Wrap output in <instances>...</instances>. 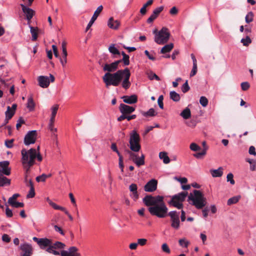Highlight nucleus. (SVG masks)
I'll return each instance as SVG.
<instances>
[{"label":"nucleus","mask_w":256,"mask_h":256,"mask_svg":"<svg viewBox=\"0 0 256 256\" xmlns=\"http://www.w3.org/2000/svg\"><path fill=\"white\" fill-rule=\"evenodd\" d=\"M120 62L121 60H116L111 64L106 63L104 64H102L103 70L106 72L102 76L103 81L106 87L110 86H117L121 82L122 86L125 90L128 89L130 86L131 83L130 81V72L128 68L112 73L118 69V65Z\"/></svg>","instance_id":"obj_1"},{"label":"nucleus","mask_w":256,"mask_h":256,"mask_svg":"<svg viewBox=\"0 0 256 256\" xmlns=\"http://www.w3.org/2000/svg\"><path fill=\"white\" fill-rule=\"evenodd\" d=\"M164 198L160 196H153L152 195H146L143 198V202L146 206H149L148 210L152 215L159 218H164L168 216V208Z\"/></svg>","instance_id":"obj_2"},{"label":"nucleus","mask_w":256,"mask_h":256,"mask_svg":"<svg viewBox=\"0 0 256 256\" xmlns=\"http://www.w3.org/2000/svg\"><path fill=\"white\" fill-rule=\"evenodd\" d=\"M40 146L37 148H31L29 150L23 148L21 150L22 162L28 174L30 168L36 164V160L41 162L42 157L40 152Z\"/></svg>","instance_id":"obj_3"},{"label":"nucleus","mask_w":256,"mask_h":256,"mask_svg":"<svg viewBox=\"0 0 256 256\" xmlns=\"http://www.w3.org/2000/svg\"><path fill=\"white\" fill-rule=\"evenodd\" d=\"M194 196L190 194L188 196V200L192 201V204L198 209H202L206 204V200L200 190H194Z\"/></svg>","instance_id":"obj_4"},{"label":"nucleus","mask_w":256,"mask_h":256,"mask_svg":"<svg viewBox=\"0 0 256 256\" xmlns=\"http://www.w3.org/2000/svg\"><path fill=\"white\" fill-rule=\"evenodd\" d=\"M188 194V192H183L175 194L172 197L171 200L168 202V204L180 210L183 208L182 202L184 201Z\"/></svg>","instance_id":"obj_5"},{"label":"nucleus","mask_w":256,"mask_h":256,"mask_svg":"<svg viewBox=\"0 0 256 256\" xmlns=\"http://www.w3.org/2000/svg\"><path fill=\"white\" fill-rule=\"evenodd\" d=\"M170 36L168 29L166 27H163L154 36V40L158 44H164L168 41Z\"/></svg>","instance_id":"obj_6"},{"label":"nucleus","mask_w":256,"mask_h":256,"mask_svg":"<svg viewBox=\"0 0 256 256\" xmlns=\"http://www.w3.org/2000/svg\"><path fill=\"white\" fill-rule=\"evenodd\" d=\"M140 137L139 134L135 130H133L130 134V148L132 151L134 152H138L141 148L140 144Z\"/></svg>","instance_id":"obj_7"},{"label":"nucleus","mask_w":256,"mask_h":256,"mask_svg":"<svg viewBox=\"0 0 256 256\" xmlns=\"http://www.w3.org/2000/svg\"><path fill=\"white\" fill-rule=\"evenodd\" d=\"M50 78L47 76H40L38 78V85L42 88H46L49 85L50 82H53L54 81L55 78L52 74H50Z\"/></svg>","instance_id":"obj_8"},{"label":"nucleus","mask_w":256,"mask_h":256,"mask_svg":"<svg viewBox=\"0 0 256 256\" xmlns=\"http://www.w3.org/2000/svg\"><path fill=\"white\" fill-rule=\"evenodd\" d=\"M168 216L170 217L171 226L174 229H178L180 225L179 212L176 211H171L168 213Z\"/></svg>","instance_id":"obj_9"},{"label":"nucleus","mask_w":256,"mask_h":256,"mask_svg":"<svg viewBox=\"0 0 256 256\" xmlns=\"http://www.w3.org/2000/svg\"><path fill=\"white\" fill-rule=\"evenodd\" d=\"M37 137V131L31 130L29 131L24 136V144L26 146L34 144Z\"/></svg>","instance_id":"obj_10"},{"label":"nucleus","mask_w":256,"mask_h":256,"mask_svg":"<svg viewBox=\"0 0 256 256\" xmlns=\"http://www.w3.org/2000/svg\"><path fill=\"white\" fill-rule=\"evenodd\" d=\"M20 249L22 251L20 256H31L32 254L33 248L30 244L26 242L22 244Z\"/></svg>","instance_id":"obj_11"},{"label":"nucleus","mask_w":256,"mask_h":256,"mask_svg":"<svg viewBox=\"0 0 256 256\" xmlns=\"http://www.w3.org/2000/svg\"><path fill=\"white\" fill-rule=\"evenodd\" d=\"M157 186L158 180L156 179H152L144 186V190L146 192H153L156 190Z\"/></svg>","instance_id":"obj_12"},{"label":"nucleus","mask_w":256,"mask_h":256,"mask_svg":"<svg viewBox=\"0 0 256 256\" xmlns=\"http://www.w3.org/2000/svg\"><path fill=\"white\" fill-rule=\"evenodd\" d=\"M17 107L16 104H13L12 108L10 106H7V110L5 112L6 120L4 124H6L8 122V121L12 118L15 113Z\"/></svg>","instance_id":"obj_13"},{"label":"nucleus","mask_w":256,"mask_h":256,"mask_svg":"<svg viewBox=\"0 0 256 256\" xmlns=\"http://www.w3.org/2000/svg\"><path fill=\"white\" fill-rule=\"evenodd\" d=\"M103 10V6H98V8H96V10L94 12V14L88 22L86 30V32H87L92 26L95 20H96L98 17V16L99 14H100V12H102Z\"/></svg>","instance_id":"obj_14"},{"label":"nucleus","mask_w":256,"mask_h":256,"mask_svg":"<svg viewBox=\"0 0 256 256\" xmlns=\"http://www.w3.org/2000/svg\"><path fill=\"white\" fill-rule=\"evenodd\" d=\"M61 256H80L78 252V248L76 246H71L68 250H62L60 252Z\"/></svg>","instance_id":"obj_15"},{"label":"nucleus","mask_w":256,"mask_h":256,"mask_svg":"<svg viewBox=\"0 0 256 256\" xmlns=\"http://www.w3.org/2000/svg\"><path fill=\"white\" fill-rule=\"evenodd\" d=\"M66 42H62V57H60L59 56L60 60V64H62L63 67H64L66 64L67 63V56L68 52L66 50Z\"/></svg>","instance_id":"obj_16"},{"label":"nucleus","mask_w":256,"mask_h":256,"mask_svg":"<svg viewBox=\"0 0 256 256\" xmlns=\"http://www.w3.org/2000/svg\"><path fill=\"white\" fill-rule=\"evenodd\" d=\"M10 162L8 161L0 162V174L9 176L10 174V169L8 167Z\"/></svg>","instance_id":"obj_17"},{"label":"nucleus","mask_w":256,"mask_h":256,"mask_svg":"<svg viewBox=\"0 0 256 256\" xmlns=\"http://www.w3.org/2000/svg\"><path fill=\"white\" fill-rule=\"evenodd\" d=\"M119 110L122 114H130L135 110V108L128 105L121 104L119 106Z\"/></svg>","instance_id":"obj_18"},{"label":"nucleus","mask_w":256,"mask_h":256,"mask_svg":"<svg viewBox=\"0 0 256 256\" xmlns=\"http://www.w3.org/2000/svg\"><path fill=\"white\" fill-rule=\"evenodd\" d=\"M129 190L132 192L130 196L134 200L136 201L139 198V194L138 192V186L136 184H132L129 186Z\"/></svg>","instance_id":"obj_19"},{"label":"nucleus","mask_w":256,"mask_h":256,"mask_svg":"<svg viewBox=\"0 0 256 256\" xmlns=\"http://www.w3.org/2000/svg\"><path fill=\"white\" fill-rule=\"evenodd\" d=\"M164 10L163 6H160L156 8L153 11L152 14L148 18L147 22L148 24H150L153 22V21L158 16L159 14L162 11Z\"/></svg>","instance_id":"obj_20"},{"label":"nucleus","mask_w":256,"mask_h":256,"mask_svg":"<svg viewBox=\"0 0 256 256\" xmlns=\"http://www.w3.org/2000/svg\"><path fill=\"white\" fill-rule=\"evenodd\" d=\"M20 6L22 8V12L26 16V19L28 20H30L34 14V11L32 9L26 7L23 4H20Z\"/></svg>","instance_id":"obj_21"},{"label":"nucleus","mask_w":256,"mask_h":256,"mask_svg":"<svg viewBox=\"0 0 256 256\" xmlns=\"http://www.w3.org/2000/svg\"><path fill=\"white\" fill-rule=\"evenodd\" d=\"M122 98L124 102L130 104H136L138 102V96L136 94H132L130 96H124Z\"/></svg>","instance_id":"obj_22"},{"label":"nucleus","mask_w":256,"mask_h":256,"mask_svg":"<svg viewBox=\"0 0 256 256\" xmlns=\"http://www.w3.org/2000/svg\"><path fill=\"white\" fill-rule=\"evenodd\" d=\"M52 240L47 238H41L38 246L41 249L46 250L50 248L52 245Z\"/></svg>","instance_id":"obj_23"},{"label":"nucleus","mask_w":256,"mask_h":256,"mask_svg":"<svg viewBox=\"0 0 256 256\" xmlns=\"http://www.w3.org/2000/svg\"><path fill=\"white\" fill-rule=\"evenodd\" d=\"M120 25V21L118 20H114L113 17L110 18L108 22V26L112 29L117 30Z\"/></svg>","instance_id":"obj_24"},{"label":"nucleus","mask_w":256,"mask_h":256,"mask_svg":"<svg viewBox=\"0 0 256 256\" xmlns=\"http://www.w3.org/2000/svg\"><path fill=\"white\" fill-rule=\"evenodd\" d=\"M35 103L34 101L32 96H28V102L26 104V107L30 111H33L35 108Z\"/></svg>","instance_id":"obj_25"},{"label":"nucleus","mask_w":256,"mask_h":256,"mask_svg":"<svg viewBox=\"0 0 256 256\" xmlns=\"http://www.w3.org/2000/svg\"><path fill=\"white\" fill-rule=\"evenodd\" d=\"M223 168L222 167H220L217 170H210V174L214 178L215 177H220L223 174L222 172Z\"/></svg>","instance_id":"obj_26"},{"label":"nucleus","mask_w":256,"mask_h":256,"mask_svg":"<svg viewBox=\"0 0 256 256\" xmlns=\"http://www.w3.org/2000/svg\"><path fill=\"white\" fill-rule=\"evenodd\" d=\"M174 46V45L172 43H170L168 44H166L160 50V53L164 54L167 52H169L172 50Z\"/></svg>","instance_id":"obj_27"},{"label":"nucleus","mask_w":256,"mask_h":256,"mask_svg":"<svg viewBox=\"0 0 256 256\" xmlns=\"http://www.w3.org/2000/svg\"><path fill=\"white\" fill-rule=\"evenodd\" d=\"M159 157L160 159L162 160L164 164H168L170 162V159L168 156V154L165 152H160Z\"/></svg>","instance_id":"obj_28"},{"label":"nucleus","mask_w":256,"mask_h":256,"mask_svg":"<svg viewBox=\"0 0 256 256\" xmlns=\"http://www.w3.org/2000/svg\"><path fill=\"white\" fill-rule=\"evenodd\" d=\"M109 52L112 54L114 58H116V56H120V53L117 48L115 47L114 44H111L108 48Z\"/></svg>","instance_id":"obj_29"},{"label":"nucleus","mask_w":256,"mask_h":256,"mask_svg":"<svg viewBox=\"0 0 256 256\" xmlns=\"http://www.w3.org/2000/svg\"><path fill=\"white\" fill-rule=\"evenodd\" d=\"M180 116H182L184 119H188L190 118L191 116V112L190 109L188 108H186L182 112Z\"/></svg>","instance_id":"obj_30"},{"label":"nucleus","mask_w":256,"mask_h":256,"mask_svg":"<svg viewBox=\"0 0 256 256\" xmlns=\"http://www.w3.org/2000/svg\"><path fill=\"white\" fill-rule=\"evenodd\" d=\"M10 182V180L4 176L3 174H0V186H3L6 184L9 185Z\"/></svg>","instance_id":"obj_31"},{"label":"nucleus","mask_w":256,"mask_h":256,"mask_svg":"<svg viewBox=\"0 0 256 256\" xmlns=\"http://www.w3.org/2000/svg\"><path fill=\"white\" fill-rule=\"evenodd\" d=\"M170 98L173 101L178 102L180 100V96L178 94L174 91H172L170 93Z\"/></svg>","instance_id":"obj_32"},{"label":"nucleus","mask_w":256,"mask_h":256,"mask_svg":"<svg viewBox=\"0 0 256 256\" xmlns=\"http://www.w3.org/2000/svg\"><path fill=\"white\" fill-rule=\"evenodd\" d=\"M58 104H55L52 108H51L52 110V114L50 117V121L54 120L56 114L58 110Z\"/></svg>","instance_id":"obj_33"},{"label":"nucleus","mask_w":256,"mask_h":256,"mask_svg":"<svg viewBox=\"0 0 256 256\" xmlns=\"http://www.w3.org/2000/svg\"><path fill=\"white\" fill-rule=\"evenodd\" d=\"M142 114L144 116H154L157 114L153 108H150L146 112H142Z\"/></svg>","instance_id":"obj_34"},{"label":"nucleus","mask_w":256,"mask_h":256,"mask_svg":"<svg viewBox=\"0 0 256 256\" xmlns=\"http://www.w3.org/2000/svg\"><path fill=\"white\" fill-rule=\"evenodd\" d=\"M38 28H37L30 27V33L32 35V40L33 41L36 40L38 38Z\"/></svg>","instance_id":"obj_35"},{"label":"nucleus","mask_w":256,"mask_h":256,"mask_svg":"<svg viewBox=\"0 0 256 256\" xmlns=\"http://www.w3.org/2000/svg\"><path fill=\"white\" fill-rule=\"evenodd\" d=\"M136 165L140 167L141 166L144 164V156L142 154L140 158H138L137 160L134 162Z\"/></svg>","instance_id":"obj_36"},{"label":"nucleus","mask_w":256,"mask_h":256,"mask_svg":"<svg viewBox=\"0 0 256 256\" xmlns=\"http://www.w3.org/2000/svg\"><path fill=\"white\" fill-rule=\"evenodd\" d=\"M51 246L56 249H62L64 248L66 246L64 243L60 242H56L53 243L52 241Z\"/></svg>","instance_id":"obj_37"},{"label":"nucleus","mask_w":256,"mask_h":256,"mask_svg":"<svg viewBox=\"0 0 256 256\" xmlns=\"http://www.w3.org/2000/svg\"><path fill=\"white\" fill-rule=\"evenodd\" d=\"M246 162L250 164V170L252 171L256 170V160L247 159Z\"/></svg>","instance_id":"obj_38"},{"label":"nucleus","mask_w":256,"mask_h":256,"mask_svg":"<svg viewBox=\"0 0 256 256\" xmlns=\"http://www.w3.org/2000/svg\"><path fill=\"white\" fill-rule=\"evenodd\" d=\"M46 201L49 204L52 206L54 209L59 210L62 209V206L57 205L56 204L53 202L48 197L46 198Z\"/></svg>","instance_id":"obj_39"},{"label":"nucleus","mask_w":256,"mask_h":256,"mask_svg":"<svg viewBox=\"0 0 256 256\" xmlns=\"http://www.w3.org/2000/svg\"><path fill=\"white\" fill-rule=\"evenodd\" d=\"M240 198V196H234L229 198L228 200L227 204L230 206L237 203L238 202Z\"/></svg>","instance_id":"obj_40"},{"label":"nucleus","mask_w":256,"mask_h":256,"mask_svg":"<svg viewBox=\"0 0 256 256\" xmlns=\"http://www.w3.org/2000/svg\"><path fill=\"white\" fill-rule=\"evenodd\" d=\"M254 16V14L252 12H248L245 18L246 22L249 24L252 22Z\"/></svg>","instance_id":"obj_41"},{"label":"nucleus","mask_w":256,"mask_h":256,"mask_svg":"<svg viewBox=\"0 0 256 256\" xmlns=\"http://www.w3.org/2000/svg\"><path fill=\"white\" fill-rule=\"evenodd\" d=\"M46 251L48 253L52 254H53L56 256L59 255L60 254V253L58 251L56 250L55 248L52 246L50 248H47L46 249Z\"/></svg>","instance_id":"obj_42"},{"label":"nucleus","mask_w":256,"mask_h":256,"mask_svg":"<svg viewBox=\"0 0 256 256\" xmlns=\"http://www.w3.org/2000/svg\"><path fill=\"white\" fill-rule=\"evenodd\" d=\"M148 78L150 80H152L154 79H156L157 80H160V78L154 73L152 72H148Z\"/></svg>","instance_id":"obj_43"},{"label":"nucleus","mask_w":256,"mask_h":256,"mask_svg":"<svg viewBox=\"0 0 256 256\" xmlns=\"http://www.w3.org/2000/svg\"><path fill=\"white\" fill-rule=\"evenodd\" d=\"M200 103L202 106L206 107L208 104V100L206 97L202 96L200 98Z\"/></svg>","instance_id":"obj_44"},{"label":"nucleus","mask_w":256,"mask_h":256,"mask_svg":"<svg viewBox=\"0 0 256 256\" xmlns=\"http://www.w3.org/2000/svg\"><path fill=\"white\" fill-rule=\"evenodd\" d=\"M178 243L181 246L187 248L189 244V242L185 238L180 239L178 240Z\"/></svg>","instance_id":"obj_45"},{"label":"nucleus","mask_w":256,"mask_h":256,"mask_svg":"<svg viewBox=\"0 0 256 256\" xmlns=\"http://www.w3.org/2000/svg\"><path fill=\"white\" fill-rule=\"evenodd\" d=\"M241 42L243 44L244 46H248L252 42V40L248 36H247L246 38H242Z\"/></svg>","instance_id":"obj_46"},{"label":"nucleus","mask_w":256,"mask_h":256,"mask_svg":"<svg viewBox=\"0 0 256 256\" xmlns=\"http://www.w3.org/2000/svg\"><path fill=\"white\" fill-rule=\"evenodd\" d=\"M190 88L188 86V80H186L185 83L182 85V91L184 93H186L190 90Z\"/></svg>","instance_id":"obj_47"},{"label":"nucleus","mask_w":256,"mask_h":256,"mask_svg":"<svg viewBox=\"0 0 256 256\" xmlns=\"http://www.w3.org/2000/svg\"><path fill=\"white\" fill-rule=\"evenodd\" d=\"M190 149L194 152L200 150L201 148L196 143H192L190 145Z\"/></svg>","instance_id":"obj_48"},{"label":"nucleus","mask_w":256,"mask_h":256,"mask_svg":"<svg viewBox=\"0 0 256 256\" xmlns=\"http://www.w3.org/2000/svg\"><path fill=\"white\" fill-rule=\"evenodd\" d=\"M128 154H130V160L134 163L138 158V155L130 151H128Z\"/></svg>","instance_id":"obj_49"},{"label":"nucleus","mask_w":256,"mask_h":256,"mask_svg":"<svg viewBox=\"0 0 256 256\" xmlns=\"http://www.w3.org/2000/svg\"><path fill=\"white\" fill-rule=\"evenodd\" d=\"M130 57L129 56L127 55H125L123 56V58L122 60H121V62H124V66H128L130 64V60H129Z\"/></svg>","instance_id":"obj_50"},{"label":"nucleus","mask_w":256,"mask_h":256,"mask_svg":"<svg viewBox=\"0 0 256 256\" xmlns=\"http://www.w3.org/2000/svg\"><path fill=\"white\" fill-rule=\"evenodd\" d=\"M35 196V192L34 187H32L30 188V190L26 196L27 198H32Z\"/></svg>","instance_id":"obj_51"},{"label":"nucleus","mask_w":256,"mask_h":256,"mask_svg":"<svg viewBox=\"0 0 256 256\" xmlns=\"http://www.w3.org/2000/svg\"><path fill=\"white\" fill-rule=\"evenodd\" d=\"M234 178V175L232 174V173H229L228 175H227V176H226V179H227V181L228 182H230V183L232 184H234V183H235V182L233 178Z\"/></svg>","instance_id":"obj_52"},{"label":"nucleus","mask_w":256,"mask_h":256,"mask_svg":"<svg viewBox=\"0 0 256 256\" xmlns=\"http://www.w3.org/2000/svg\"><path fill=\"white\" fill-rule=\"evenodd\" d=\"M164 96L162 95L160 96L158 100V103L159 107L161 109L164 108V103H163Z\"/></svg>","instance_id":"obj_53"},{"label":"nucleus","mask_w":256,"mask_h":256,"mask_svg":"<svg viewBox=\"0 0 256 256\" xmlns=\"http://www.w3.org/2000/svg\"><path fill=\"white\" fill-rule=\"evenodd\" d=\"M162 251L167 254H170V250L168 248V244L166 243L163 244L162 246Z\"/></svg>","instance_id":"obj_54"},{"label":"nucleus","mask_w":256,"mask_h":256,"mask_svg":"<svg viewBox=\"0 0 256 256\" xmlns=\"http://www.w3.org/2000/svg\"><path fill=\"white\" fill-rule=\"evenodd\" d=\"M6 214L8 218H11L13 216L12 210L8 208V206L6 204Z\"/></svg>","instance_id":"obj_55"},{"label":"nucleus","mask_w":256,"mask_h":256,"mask_svg":"<svg viewBox=\"0 0 256 256\" xmlns=\"http://www.w3.org/2000/svg\"><path fill=\"white\" fill-rule=\"evenodd\" d=\"M46 174H42L41 176H38L36 178V180L38 182H44L46 181Z\"/></svg>","instance_id":"obj_56"},{"label":"nucleus","mask_w":256,"mask_h":256,"mask_svg":"<svg viewBox=\"0 0 256 256\" xmlns=\"http://www.w3.org/2000/svg\"><path fill=\"white\" fill-rule=\"evenodd\" d=\"M250 86V84L248 82H243L241 84V88L243 90H248Z\"/></svg>","instance_id":"obj_57"},{"label":"nucleus","mask_w":256,"mask_h":256,"mask_svg":"<svg viewBox=\"0 0 256 256\" xmlns=\"http://www.w3.org/2000/svg\"><path fill=\"white\" fill-rule=\"evenodd\" d=\"M59 210H60L62 212H64L68 217L70 220L72 221L73 220V218L71 216V214H70L66 210V208L62 206V209H60Z\"/></svg>","instance_id":"obj_58"},{"label":"nucleus","mask_w":256,"mask_h":256,"mask_svg":"<svg viewBox=\"0 0 256 256\" xmlns=\"http://www.w3.org/2000/svg\"><path fill=\"white\" fill-rule=\"evenodd\" d=\"M14 140L13 139L6 140L5 141L6 146L8 148H12V147Z\"/></svg>","instance_id":"obj_59"},{"label":"nucleus","mask_w":256,"mask_h":256,"mask_svg":"<svg viewBox=\"0 0 256 256\" xmlns=\"http://www.w3.org/2000/svg\"><path fill=\"white\" fill-rule=\"evenodd\" d=\"M196 72H197V64H193L192 69L190 74V76L192 77V76H194L196 74Z\"/></svg>","instance_id":"obj_60"},{"label":"nucleus","mask_w":256,"mask_h":256,"mask_svg":"<svg viewBox=\"0 0 256 256\" xmlns=\"http://www.w3.org/2000/svg\"><path fill=\"white\" fill-rule=\"evenodd\" d=\"M52 50L54 52V56L56 58H58L60 56H59L58 52V48H57L56 46L55 45H52Z\"/></svg>","instance_id":"obj_61"},{"label":"nucleus","mask_w":256,"mask_h":256,"mask_svg":"<svg viewBox=\"0 0 256 256\" xmlns=\"http://www.w3.org/2000/svg\"><path fill=\"white\" fill-rule=\"evenodd\" d=\"M147 242V240L146 238H139L138 240V244L140 246H144Z\"/></svg>","instance_id":"obj_62"},{"label":"nucleus","mask_w":256,"mask_h":256,"mask_svg":"<svg viewBox=\"0 0 256 256\" xmlns=\"http://www.w3.org/2000/svg\"><path fill=\"white\" fill-rule=\"evenodd\" d=\"M54 228L56 232H58L62 235V236L64 235V230H62V228H61L59 227L57 225L54 226Z\"/></svg>","instance_id":"obj_63"},{"label":"nucleus","mask_w":256,"mask_h":256,"mask_svg":"<svg viewBox=\"0 0 256 256\" xmlns=\"http://www.w3.org/2000/svg\"><path fill=\"white\" fill-rule=\"evenodd\" d=\"M14 208H22L24 206V204L23 202H15L12 206H11Z\"/></svg>","instance_id":"obj_64"}]
</instances>
